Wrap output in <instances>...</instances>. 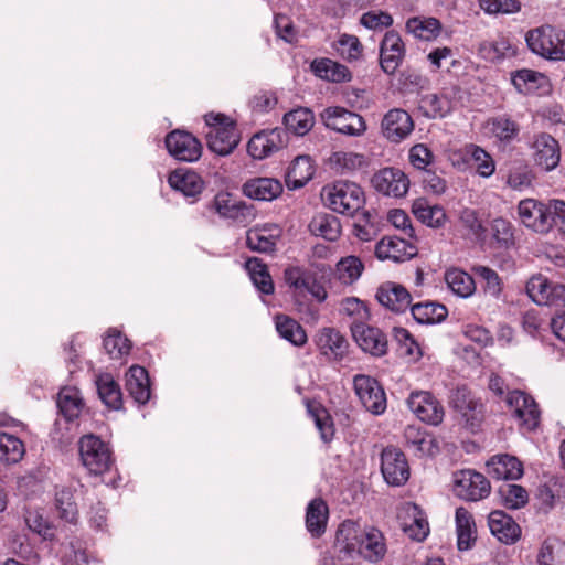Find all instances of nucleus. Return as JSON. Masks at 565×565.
Masks as SVG:
<instances>
[{
    "label": "nucleus",
    "instance_id": "f257e3e1",
    "mask_svg": "<svg viewBox=\"0 0 565 565\" xmlns=\"http://www.w3.org/2000/svg\"><path fill=\"white\" fill-rule=\"evenodd\" d=\"M337 542L351 553L356 551L364 559L376 563L386 554L384 535L377 529L370 527L359 531L355 523L343 522L337 531Z\"/></svg>",
    "mask_w": 565,
    "mask_h": 565
},
{
    "label": "nucleus",
    "instance_id": "f03ea898",
    "mask_svg": "<svg viewBox=\"0 0 565 565\" xmlns=\"http://www.w3.org/2000/svg\"><path fill=\"white\" fill-rule=\"evenodd\" d=\"M322 200L334 212L352 216L365 203L362 188L354 182L337 181L322 190Z\"/></svg>",
    "mask_w": 565,
    "mask_h": 565
},
{
    "label": "nucleus",
    "instance_id": "7ed1b4c3",
    "mask_svg": "<svg viewBox=\"0 0 565 565\" xmlns=\"http://www.w3.org/2000/svg\"><path fill=\"white\" fill-rule=\"evenodd\" d=\"M525 41L534 54L548 61H565V30L545 24L530 30Z\"/></svg>",
    "mask_w": 565,
    "mask_h": 565
},
{
    "label": "nucleus",
    "instance_id": "20e7f679",
    "mask_svg": "<svg viewBox=\"0 0 565 565\" xmlns=\"http://www.w3.org/2000/svg\"><path fill=\"white\" fill-rule=\"evenodd\" d=\"M205 122L209 149L218 156L230 154L239 142L235 124L226 116L213 113L205 115Z\"/></svg>",
    "mask_w": 565,
    "mask_h": 565
},
{
    "label": "nucleus",
    "instance_id": "39448f33",
    "mask_svg": "<svg viewBox=\"0 0 565 565\" xmlns=\"http://www.w3.org/2000/svg\"><path fill=\"white\" fill-rule=\"evenodd\" d=\"M320 118L327 128L350 137H361L367 128L361 115L339 106L327 107Z\"/></svg>",
    "mask_w": 565,
    "mask_h": 565
},
{
    "label": "nucleus",
    "instance_id": "423d86ee",
    "mask_svg": "<svg viewBox=\"0 0 565 565\" xmlns=\"http://www.w3.org/2000/svg\"><path fill=\"white\" fill-rule=\"evenodd\" d=\"M79 456L83 465L93 475H102L113 465L108 446L94 435H86L79 440Z\"/></svg>",
    "mask_w": 565,
    "mask_h": 565
},
{
    "label": "nucleus",
    "instance_id": "0eeeda50",
    "mask_svg": "<svg viewBox=\"0 0 565 565\" xmlns=\"http://www.w3.org/2000/svg\"><path fill=\"white\" fill-rule=\"evenodd\" d=\"M356 396L366 411L381 415L386 409V395L381 384L372 376L356 374L353 377Z\"/></svg>",
    "mask_w": 565,
    "mask_h": 565
},
{
    "label": "nucleus",
    "instance_id": "6e6552de",
    "mask_svg": "<svg viewBox=\"0 0 565 565\" xmlns=\"http://www.w3.org/2000/svg\"><path fill=\"white\" fill-rule=\"evenodd\" d=\"M450 405L472 430L479 427L483 419V404L470 390L460 386L452 391Z\"/></svg>",
    "mask_w": 565,
    "mask_h": 565
},
{
    "label": "nucleus",
    "instance_id": "1a4fd4ad",
    "mask_svg": "<svg viewBox=\"0 0 565 565\" xmlns=\"http://www.w3.org/2000/svg\"><path fill=\"white\" fill-rule=\"evenodd\" d=\"M407 406L418 419L429 425L437 426L444 419V407L430 392H412L407 398Z\"/></svg>",
    "mask_w": 565,
    "mask_h": 565
},
{
    "label": "nucleus",
    "instance_id": "9d476101",
    "mask_svg": "<svg viewBox=\"0 0 565 565\" xmlns=\"http://www.w3.org/2000/svg\"><path fill=\"white\" fill-rule=\"evenodd\" d=\"M526 292L540 306L559 307L565 302V286L551 284L542 275L534 276L527 281Z\"/></svg>",
    "mask_w": 565,
    "mask_h": 565
},
{
    "label": "nucleus",
    "instance_id": "9b49d317",
    "mask_svg": "<svg viewBox=\"0 0 565 565\" xmlns=\"http://www.w3.org/2000/svg\"><path fill=\"white\" fill-rule=\"evenodd\" d=\"M169 153L179 161L194 162L202 154L200 141L190 132L173 130L166 137Z\"/></svg>",
    "mask_w": 565,
    "mask_h": 565
},
{
    "label": "nucleus",
    "instance_id": "f8f14e48",
    "mask_svg": "<svg viewBox=\"0 0 565 565\" xmlns=\"http://www.w3.org/2000/svg\"><path fill=\"white\" fill-rule=\"evenodd\" d=\"M491 490L488 479L473 470H462L455 478L456 494L467 501H479L489 495Z\"/></svg>",
    "mask_w": 565,
    "mask_h": 565
},
{
    "label": "nucleus",
    "instance_id": "ddd939ff",
    "mask_svg": "<svg viewBox=\"0 0 565 565\" xmlns=\"http://www.w3.org/2000/svg\"><path fill=\"white\" fill-rule=\"evenodd\" d=\"M507 403L524 429L532 431L537 428L541 412L532 396L522 391H512L507 396Z\"/></svg>",
    "mask_w": 565,
    "mask_h": 565
},
{
    "label": "nucleus",
    "instance_id": "4468645a",
    "mask_svg": "<svg viewBox=\"0 0 565 565\" xmlns=\"http://www.w3.org/2000/svg\"><path fill=\"white\" fill-rule=\"evenodd\" d=\"M507 403L524 429L532 431L537 428L541 412L532 396L522 391H512L507 396Z\"/></svg>",
    "mask_w": 565,
    "mask_h": 565
},
{
    "label": "nucleus",
    "instance_id": "2eb2a0df",
    "mask_svg": "<svg viewBox=\"0 0 565 565\" xmlns=\"http://www.w3.org/2000/svg\"><path fill=\"white\" fill-rule=\"evenodd\" d=\"M507 403L524 429L532 431L537 428L541 412L532 396L522 391H512L507 396Z\"/></svg>",
    "mask_w": 565,
    "mask_h": 565
},
{
    "label": "nucleus",
    "instance_id": "dca6fc26",
    "mask_svg": "<svg viewBox=\"0 0 565 565\" xmlns=\"http://www.w3.org/2000/svg\"><path fill=\"white\" fill-rule=\"evenodd\" d=\"M381 471L391 486H402L409 478V467L405 455L395 447H386L381 455Z\"/></svg>",
    "mask_w": 565,
    "mask_h": 565
},
{
    "label": "nucleus",
    "instance_id": "f3484780",
    "mask_svg": "<svg viewBox=\"0 0 565 565\" xmlns=\"http://www.w3.org/2000/svg\"><path fill=\"white\" fill-rule=\"evenodd\" d=\"M371 183L377 192L393 198H403L409 188L407 175L397 168L381 169L374 173Z\"/></svg>",
    "mask_w": 565,
    "mask_h": 565
},
{
    "label": "nucleus",
    "instance_id": "a211bd4d",
    "mask_svg": "<svg viewBox=\"0 0 565 565\" xmlns=\"http://www.w3.org/2000/svg\"><path fill=\"white\" fill-rule=\"evenodd\" d=\"M518 213L526 227L540 233L550 230V203L544 204L535 199H524L519 202Z\"/></svg>",
    "mask_w": 565,
    "mask_h": 565
},
{
    "label": "nucleus",
    "instance_id": "6ab92c4d",
    "mask_svg": "<svg viewBox=\"0 0 565 565\" xmlns=\"http://www.w3.org/2000/svg\"><path fill=\"white\" fill-rule=\"evenodd\" d=\"M383 136L391 142L403 141L414 129L411 115L399 108L388 110L381 122Z\"/></svg>",
    "mask_w": 565,
    "mask_h": 565
},
{
    "label": "nucleus",
    "instance_id": "aec40b11",
    "mask_svg": "<svg viewBox=\"0 0 565 565\" xmlns=\"http://www.w3.org/2000/svg\"><path fill=\"white\" fill-rule=\"evenodd\" d=\"M285 145V131L275 128L255 134L248 141L247 151L254 159L262 160L278 151Z\"/></svg>",
    "mask_w": 565,
    "mask_h": 565
},
{
    "label": "nucleus",
    "instance_id": "412c9836",
    "mask_svg": "<svg viewBox=\"0 0 565 565\" xmlns=\"http://www.w3.org/2000/svg\"><path fill=\"white\" fill-rule=\"evenodd\" d=\"M405 45L395 31L385 33L380 44V65L386 74H394L402 64Z\"/></svg>",
    "mask_w": 565,
    "mask_h": 565
},
{
    "label": "nucleus",
    "instance_id": "4be33fe9",
    "mask_svg": "<svg viewBox=\"0 0 565 565\" xmlns=\"http://www.w3.org/2000/svg\"><path fill=\"white\" fill-rule=\"evenodd\" d=\"M281 233V228L274 223L256 225L246 233V246L253 252L273 253Z\"/></svg>",
    "mask_w": 565,
    "mask_h": 565
},
{
    "label": "nucleus",
    "instance_id": "5701e85b",
    "mask_svg": "<svg viewBox=\"0 0 565 565\" xmlns=\"http://www.w3.org/2000/svg\"><path fill=\"white\" fill-rule=\"evenodd\" d=\"M406 236H386L375 246V255L379 259H391L394 262H404L411 259L417 254L416 246L408 241Z\"/></svg>",
    "mask_w": 565,
    "mask_h": 565
},
{
    "label": "nucleus",
    "instance_id": "b1692460",
    "mask_svg": "<svg viewBox=\"0 0 565 565\" xmlns=\"http://www.w3.org/2000/svg\"><path fill=\"white\" fill-rule=\"evenodd\" d=\"M352 335L358 345L373 356H383L387 352V338L375 327L356 324L352 327Z\"/></svg>",
    "mask_w": 565,
    "mask_h": 565
},
{
    "label": "nucleus",
    "instance_id": "393cba45",
    "mask_svg": "<svg viewBox=\"0 0 565 565\" xmlns=\"http://www.w3.org/2000/svg\"><path fill=\"white\" fill-rule=\"evenodd\" d=\"M316 344L321 354L329 360L339 361L348 352L347 339L333 328H323L316 335Z\"/></svg>",
    "mask_w": 565,
    "mask_h": 565
},
{
    "label": "nucleus",
    "instance_id": "a878e982",
    "mask_svg": "<svg viewBox=\"0 0 565 565\" xmlns=\"http://www.w3.org/2000/svg\"><path fill=\"white\" fill-rule=\"evenodd\" d=\"M534 160L537 166L546 171L557 167L559 162L558 142L548 134L535 136L533 141Z\"/></svg>",
    "mask_w": 565,
    "mask_h": 565
},
{
    "label": "nucleus",
    "instance_id": "bb28decb",
    "mask_svg": "<svg viewBox=\"0 0 565 565\" xmlns=\"http://www.w3.org/2000/svg\"><path fill=\"white\" fill-rule=\"evenodd\" d=\"M487 472L498 480H516L523 475V465L514 456L495 455L487 461Z\"/></svg>",
    "mask_w": 565,
    "mask_h": 565
},
{
    "label": "nucleus",
    "instance_id": "cd10ccee",
    "mask_svg": "<svg viewBox=\"0 0 565 565\" xmlns=\"http://www.w3.org/2000/svg\"><path fill=\"white\" fill-rule=\"evenodd\" d=\"M379 302L394 312H404L411 305V295L406 288L396 282L387 281L376 291Z\"/></svg>",
    "mask_w": 565,
    "mask_h": 565
},
{
    "label": "nucleus",
    "instance_id": "c85d7f7f",
    "mask_svg": "<svg viewBox=\"0 0 565 565\" xmlns=\"http://www.w3.org/2000/svg\"><path fill=\"white\" fill-rule=\"evenodd\" d=\"M488 524L491 533L505 544L514 543L521 535L519 524L503 511H492L489 514Z\"/></svg>",
    "mask_w": 565,
    "mask_h": 565
},
{
    "label": "nucleus",
    "instance_id": "c756f323",
    "mask_svg": "<svg viewBox=\"0 0 565 565\" xmlns=\"http://www.w3.org/2000/svg\"><path fill=\"white\" fill-rule=\"evenodd\" d=\"M126 388L136 403L146 404L151 396L147 370L140 365L130 366L126 373Z\"/></svg>",
    "mask_w": 565,
    "mask_h": 565
},
{
    "label": "nucleus",
    "instance_id": "7c9ffc66",
    "mask_svg": "<svg viewBox=\"0 0 565 565\" xmlns=\"http://www.w3.org/2000/svg\"><path fill=\"white\" fill-rule=\"evenodd\" d=\"M282 192V184L274 178H254L243 185V193L254 200L273 201Z\"/></svg>",
    "mask_w": 565,
    "mask_h": 565
},
{
    "label": "nucleus",
    "instance_id": "2f4dec72",
    "mask_svg": "<svg viewBox=\"0 0 565 565\" xmlns=\"http://www.w3.org/2000/svg\"><path fill=\"white\" fill-rule=\"evenodd\" d=\"M168 182L172 189L184 196H196L203 190L201 177L189 169H177L169 174Z\"/></svg>",
    "mask_w": 565,
    "mask_h": 565
},
{
    "label": "nucleus",
    "instance_id": "473e14b6",
    "mask_svg": "<svg viewBox=\"0 0 565 565\" xmlns=\"http://www.w3.org/2000/svg\"><path fill=\"white\" fill-rule=\"evenodd\" d=\"M309 232L329 242H335L341 235L339 218L330 213H317L308 225Z\"/></svg>",
    "mask_w": 565,
    "mask_h": 565
},
{
    "label": "nucleus",
    "instance_id": "72a5a7b5",
    "mask_svg": "<svg viewBox=\"0 0 565 565\" xmlns=\"http://www.w3.org/2000/svg\"><path fill=\"white\" fill-rule=\"evenodd\" d=\"M216 213L233 221H243L249 215V207L242 201L233 198L227 192L217 193L213 201Z\"/></svg>",
    "mask_w": 565,
    "mask_h": 565
},
{
    "label": "nucleus",
    "instance_id": "f704fd0d",
    "mask_svg": "<svg viewBox=\"0 0 565 565\" xmlns=\"http://www.w3.org/2000/svg\"><path fill=\"white\" fill-rule=\"evenodd\" d=\"M329 516L328 505L322 499L309 502L306 512V527L313 537H320L326 532Z\"/></svg>",
    "mask_w": 565,
    "mask_h": 565
},
{
    "label": "nucleus",
    "instance_id": "c9c22d12",
    "mask_svg": "<svg viewBox=\"0 0 565 565\" xmlns=\"http://www.w3.org/2000/svg\"><path fill=\"white\" fill-rule=\"evenodd\" d=\"M457 546L460 551L471 548L477 539L476 524L472 515L465 508L456 510Z\"/></svg>",
    "mask_w": 565,
    "mask_h": 565
},
{
    "label": "nucleus",
    "instance_id": "e433bc0d",
    "mask_svg": "<svg viewBox=\"0 0 565 565\" xmlns=\"http://www.w3.org/2000/svg\"><path fill=\"white\" fill-rule=\"evenodd\" d=\"M312 72L320 78L342 83L351 79L349 68L330 58H316L311 63Z\"/></svg>",
    "mask_w": 565,
    "mask_h": 565
},
{
    "label": "nucleus",
    "instance_id": "4c0bfd02",
    "mask_svg": "<svg viewBox=\"0 0 565 565\" xmlns=\"http://www.w3.org/2000/svg\"><path fill=\"white\" fill-rule=\"evenodd\" d=\"M315 174V168L308 156L297 157L288 168L286 184L289 189L302 188Z\"/></svg>",
    "mask_w": 565,
    "mask_h": 565
},
{
    "label": "nucleus",
    "instance_id": "58836bf2",
    "mask_svg": "<svg viewBox=\"0 0 565 565\" xmlns=\"http://www.w3.org/2000/svg\"><path fill=\"white\" fill-rule=\"evenodd\" d=\"M412 212L420 223L429 227H441L446 221L445 210L439 205L429 204V202L423 198L414 201Z\"/></svg>",
    "mask_w": 565,
    "mask_h": 565
},
{
    "label": "nucleus",
    "instance_id": "ea45409f",
    "mask_svg": "<svg viewBox=\"0 0 565 565\" xmlns=\"http://www.w3.org/2000/svg\"><path fill=\"white\" fill-rule=\"evenodd\" d=\"M406 446L413 450L416 456H431L436 448L434 438L419 427L409 425L404 430Z\"/></svg>",
    "mask_w": 565,
    "mask_h": 565
},
{
    "label": "nucleus",
    "instance_id": "a19ab883",
    "mask_svg": "<svg viewBox=\"0 0 565 565\" xmlns=\"http://www.w3.org/2000/svg\"><path fill=\"white\" fill-rule=\"evenodd\" d=\"M97 393L102 402L111 409H119L122 404V394L118 383L108 374L96 377Z\"/></svg>",
    "mask_w": 565,
    "mask_h": 565
},
{
    "label": "nucleus",
    "instance_id": "79ce46f5",
    "mask_svg": "<svg viewBox=\"0 0 565 565\" xmlns=\"http://www.w3.org/2000/svg\"><path fill=\"white\" fill-rule=\"evenodd\" d=\"M406 30L419 40L433 41L439 36L441 23L436 18L413 17L407 20Z\"/></svg>",
    "mask_w": 565,
    "mask_h": 565
},
{
    "label": "nucleus",
    "instance_id": "37998d69",
    "mask_svg": "<svg viewBox=\"0 0 565 565\" xmlns=\"http://www.w3.org/2000/svg\"><path fill=\"white\" fill-rule=\"evenodd\" d=\"M84 406L83 398L76 387H64L57 395V407L60 413L68 422L78 417Z\"/></svg>",
    "mask_w": 565,
    "mask_h": 565
},
{
    "label": "nucleus",
    "instance_id": "c03bdc74",
    "mask_svg": "<svg viewBox=\"0 0 565 565\" xmlns=\"http://www.w3.org/2000/svg\"><path fill=\"white\" fill-rule=\"evenodd\" d=\"M245 268L254 286L262 294L271 295L274 292V282L266 264L257 257H252L246 260Z\"/></svg>",
    "mask_w": 565,
    "mask_h": 565
},
{
    "label": "nucleus",
    "instance_id": "a18cd8bd",
    "mask_svg": "<svg viewBox=\"0 0 565 565\" xmlns=\"http://www.w3.org/2000/svg\"><path fill=\"white\" fill-rule=\"evenodd\" d=\"M25 455L24 443L14 435L0 431V461L6 465H15Z\"/></svg>",
    "mask_w": 565,
    "mask_h": 565
},
{
    "label": "nucleus",
    "instance_id": "49530a36",
    "mask_svg": "<svg viewBox=\"0 0 565 565\" xmlns=\"http://www.w3.org/2000/svg\"><path fill=\"white\" fill-rule=\"evenodd\" d=\"M414 319L422 324H434L444 321L448 315L447 308L438 302H419L411 308Z\"/></svg>",
    "mask_w": 565,
    "mask_h": 565
},
{
    "label": "nucleus",
    "instance_id": "de8ad7c7",
    "mask_svg": "<svg viewBox=\"0 0 565 565\" xmlns=\"http://www.w3.org/2000/svg\"><path fill=\"white\" fill-rule=\"evenodd\" d=\"M445 280L449 289L461 298L470 297L476 290L472 276L459 268L448 269L445 273Z\"/></svg>",
    "mask_w": 565,
    "mask_h": 565
},
{
    "label": "nucleus",
    "instance_id": "09e8293b",
    "mask_svg": "<svg viewBox=\"0 0 565 565\" xmlns=\"http://www.w3.org/2000/svg\"><path fill=\"white\" fill-rule=\"evenodd\" d=\"M275 324L279 335L294 345L301 347L307 342V334L296 320L284 315H277Z\"/></svg>",
    "mask_w": 565,
    "mask_h": 565
},
{
    "label": "nucleus",
    "instance_id": "8fccbe9b",
    "mask_svg": "<svg viewBox=\"0 0 565 565\" xmlns=\"http://www.w3.org/2000/svg\"><path fill=\"white\" fill-rule=\"evenodd\" d=\"M511 81L519 93L533 94L546 82V77L542 73L523 68L513 73Z\"/></svg>",
    "mask_w": 565,
    "mask_h": 565
},
{
    "label": "nucleus",
    "instance_id": "3c124183",
    "mask_svg": "<svg viewBox=\"0 0 565 565\" xmlns=\"http://www.w3.org/2000/svg\"><path fill=\"white\" fill-rule=\"evenodd\" d=\"M315 117L308 108H297L284 116L286 128L297 136H303L310 131L313 126Z\"/></svg>",
    "mask_w": 565,
    "mask_h": 565
},
{
    "label": "nucleus",
    "instance_id": "603ef678",
    "mask_svg": "<svg viewBox=\"0 0 565 565\" xmlns=\"http://www.w3.org/2000/svg\"><path fill=\"white\" fill-rule=\"evenodd\" d=\"M420 106L429 118H443L450 113L452 102L445 93L428 94L422 97Z\"/></svg>",
    "mask_w": 565,
    "mask_h": 565
},
{
    "label": "nucleus",
    "instance_id": "864d4df0",
    "mask_svg": "<svg viewBox=\"0 0 565 565\" xmlns=\"http://www.w3.org/2000/svg\"><path fill=\"white\" fill-rule=\"evenodd\" d=\"M486 128L501 141H510L519 134V125L505 115L489 119Z\"/></svg>",
    "mask_w": 565,
    "mask_h": 565
},
{
    "label": "nucleus",
    "instance_id": "5fc2aeb1",
    "mask_svg": "<svg viewBox=\"0 0 565 565\" xmlns=\"http://www.w3.org/2000/svg\"><path fill=\"white\" fill-rule=\"evenodd\" d=\"M55 507L62 520L68 523H75L77 521L78 510L71 489L62 488L56 491Z\"/></svg>",
    "mask_w": 565,
    "mask_h": 565
},
{
    "label": "nucleus",
    "instance_id": "6e6d98bb",
    "mask_svg": "<svg viewBox=\"0 0 565 565\" xmlns=\"http://www.w3.org/2000/svg\"><path fill=\"white\" fill-rule=\"evenodd\" d=\"M341 312L351 319L350 329L356 324H365L370 319V312L363 301L355 297H349L341 301Z\"/></svg>",
    "mask_w": 565,
    "mask_h": 565
},
{
    "label": "nucleus",
    "instance_id": "4d7b16f0",
    "mask_svg": "<svg viewBox=\"0 0 565 565\" xmlns=\"http://www.w3.org/2000/svg\"><path fill=\"white\" fill-rule=\"evenodd\" d=\"M499 494L503 505L513 510L524 507L529 500L526 490L519 484H502L499 488Z\"/></svg>",
    "mask_w": 565,
    "mask_h": 565
},
{
    "label": "nucleus",
    "instance_id": "13d9d810",
    "mask_svg": "<svg viewBox=\"0 0 565 565\" xmlns=\"http://www.w3.org/2000/svg\"><path fill=\"white\" fill-rule=\"evenodd\" d=\"M363 269L364 265L356 256L343 257L337 264V273L343 284L356 281L362 275Z\"/></svg>",
    "mask_w": 565,
    "mask_h": 565
},
{
    "label": "nucleus",
    "instance_id": "bf43d9fd",
    "mask_svg": "<svg viewBox=\"0 0 565 565\" xmlns=\"http://www.w3.org/2000/svg\"><path fill=\"white\" fill-rule=\"evenodd\" d=\"M473 274L481 280L484 291L498 298L502 291V281L498 273L490 267L476 265L472 267Z\"/></svg>",
    "mask_w": 565,
    "mask_h": 565
},
{
    "label": "nucleus",
    "instance_id": "052dcab7",
    "mask_svg": "<svg viewBox=\"0 0 565 565\" xmlns=\"http://www.w3.org/2000/svg\"><path fill=\"white\" fill-rule=\"evenodd\" d=\"M335 50L340 56L348 61H356L362 55L363 46L355 35H340Z\"/></svg>",
    "mask_w": 565,
    "mask_h": 565
},
{
    "label": "nucleus",
    "instance_id": "680f3d73",
    "mask_svg": "<svg viewBox=\"0 0 565 565\" xmlns=\"http://www.w3.org/2000/svg\"><path fill=\"white\" fill-rule=\"evenodd\" d=\"M104 349L111 359H119L129 353L130 343L120 332L111 331L104 339Z\"/></svg>",
    "mask_w": 565,
    "mask_h": 565
},
{
    "label": "nucleus",
    "instance_id": "e2e57ef3",
    "mask_svg": "<svg viewBox=\"0 0 565 565\" xmlns=\"http://www.w3.org/2000/svg\"><path fill=\"white\" fill-rule=\"evenodd\" d=\"M490 227L492 239L499 247H508L513 243V226L508 220L497 217Z\"/></svg>",
    "mask_w": 565,
    "mask_h": 565
},
{
    "label": "nucleus",
    "instance_id": "0e129e2a",
    "mask_svg": "<svg viewBox=\"0 0 565 565\" xmlns=\"http://www.w3.org/2000/svg\"><path fill=\"white\" fill-rule=\"evenodd\" d=\"M471 159L479 175L489 178L495 171V163L491 156L478 146H471Z\"/></svg>",
    "mask_w": 565,
    "mask_h": 565
},
{
    "label": "nucleus",
    "instance_id": "69168bd1",
    "mask_svg": "<svg viewBox=\"0 0 565 565\" xmlns=\"http://www.w3.org/2000/svg\"><path fill=\"white\" fill-rule=\"evenodd\" d=\"M459 221L476 239L480 241L484 238L486 227L482 225V222L479 218L478 212L476 210L463 209L460 212Z\"/></svg>",
    "mask_w": 565,
    "mask_h": 565
},
{
    "label": "nucleus",
    "instance_id": "338daca9",
    "mask_svg": "<svg viewBox=\"0 0 565 565\" xmlns=\"http://www.w3.org/2000/svg\"><path fill=\"white\" fill-rule=\"evenodd\" d=\"M275 30L278 38L287 43L294 44L298 41V30L291 19L286 14L275 15Z\"/></svg>",
    "mask_w": 565,
    "mask_h": 565
},
{
    "label": "nucleus",
    "instance_id": "774afa93",
    "mask_svg": "<svg viewBox=\"0 0 565 565\" xmlns=\"http://www.w3.org/2000/svg\"><path fill=\"white\" fill-rule=\"evenodd\" d=\"M414 518L411 523H406L404 526L405 533L415 541L422 542L424 541L429 533V525L425 518L420 515V512L417 511V508L414 507Z\"/></svg>",
    "mask_w": 565,
    "mask_h": 565
}]
</instances>
